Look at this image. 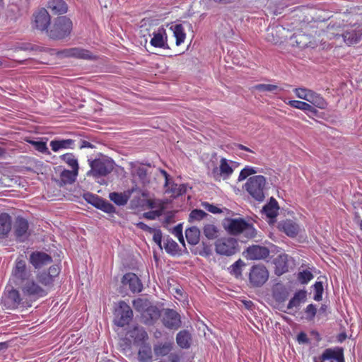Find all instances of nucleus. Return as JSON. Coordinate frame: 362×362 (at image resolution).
Returning <instances> with one entry per match:
<instances>
[{
  "label": "nucleus",
  "mask_w": 362,
  "mask_h": 362,
  "mask_svg": "<svg viewBox=\"0 0 362 362\" xmlns=\"http://www.w3.org/2000/svg\"><path fill=\"white\" fill-rule=\"evenodd\" d=\"M339 26L335 27L334 25L329 23L327 27L328 37L340 38L341 37L347 45L357 44L362 40V24L346 25L341 33H339Z\"/></svg>",
  "instance_id": "1"
},
{
  "label": "nucleus",
  "mask_w": 362,
  "mask_h": 362,
  "mask_svg": "<svg viewBox=\"0 0 362 362\" xmlns=\"http://www.w3.org/2000/svg\"><path fill=\"white\" fill-rule=\"evenodd\" d=\"M223 227L230 234H242L247 239L255 238L257 234L254 226L243 218H226L223 222Z\"/></svg>",
  "instance_id": "2"
},
{
  "label": "nucleus",
  "mask_w": 362,
  "mask_h": 362,
  "mask_svg": "<svg viewBox=\"0 0 362 362\" xmlns=\"http://www.w3.org/2000/svg\"><path fill=\"white\" fill-rule=\"evenodd\" d=\"M266 185V178L263 175H255L247 180L244 188L253 199L262 202L265 198Z\"/></svg>",
  "instance_id": "3"
},
{
  "label": "nucleus",
  "mask_w": 362,
  "mask_h": 362,
  "mask_svg": "<svg viewBox=\"0 0 362 362\" xmlns=\"http://www.w3.org/2000/svg\"><path fill=\"white\" fill-rule=\"evenodd\" d=\"M72 21L66 16L58 17L47 31L48 36L54 40H62L69 36L72 30Z\"/></svg>",
  "instance_id": "4"
},
{
  "label": "nucleus",
  "mask_w": 362,
  "mask_h": 362,
  "mask_svg": "<svg viewBox=\"0 0 362 362\" xmlns=\"http://www.w3.org/2000/svg\"><path fill=\"white\" fill-rule=\"evenodd\" d=\"M18 287L30 304L33 301L46 296L48 293V291L46 288L40 286L38 282L32 278H29L25 281H24Z\"/></svg>",
  "instance_id": "5"
},
{
  "label": "nucleus",
  "mask_w": 362,
  "mask_h": 362,
  "mask_svg": "<svg viewBox=\"0 0 362 362\" xmlns=\"http://www.w3.org/2000/svg\"><path fill=\"white\" fill-rule=\"evenodd\" d=\"M4 305L8 309H16L19 306H31V304L28 303L26 298L24 296V294H21L18 290L13 288L6 289L4 298Z\"/></svg>",
  "instance_id": "6"
},
{
  "label": "nucleus",
  "mask_w": 362,
  "mask_h": 362,
  "mask_svg": "<svg viewBox=\"0 0 362 362\" xmlns=\"http://www.w3.org/2000/svg\"><path fill=\"white\" fill-rule=\"evenodd\" d=\"M114 161L110 159H95L90 162L91 169L87 173V175L105 176L114 169Z\"/></svg>",
  "instance_id": "7"
},
{
  "label": "nucleus",
  "mask_w": 362,
  "mask_h": 362,
  "mask_svg": "<svg viewBox=\"0 0 362 362\" xmlns=\"http://www.w3.org/2000/svg\"><path fill=\"white\" fill-rule=\"evenodd\" d=\"M216 253L231 256L238 250V243L233 238H223L218 239L215 243Z\"/></svg>",
  "instance_id": "8"
},
{
  "label": "nucleus",
  "mask_w": 362,
  "mask_h": 362,
  "mask_svg": "<svg viewBox=\"0 0 362 362\" xmlns=\"http://www.w3.org/2000/svg\"><path fill=\"white\" fill-rule=\"evenodd\" d=\"M233 173V169L229 165L226 158H222L220 160V165H216L208 172V175L215 181L220 182L221 180H228Z\"/></svg>",
  "instance_id": "9"
},
{
  "label": "nucleus",
  "mask_w": 362,
  "mask_h": 362,
  "mask_svg": "<svg viewBox=\"0 0 362 362\" xmlns=\"http://www.w3.org/2000/svg\"><path fill=\"white\" fill-rule=\"evenodd\" d=\"M269 278V272L263 264L252 267L249 275L250 284L255 287L262 286Z\"/></svg>",
  "instance_id": "10"
},
{
  "label": "nucleus",
  "mask_w": 362,
  "mask_h": 362,
  "mask_svg": "<svg viewBox=\"0 0 362 362\" xmlns=\"http://www.w3.org/2000/svg\"><path fill=\"white\" fill-rule=\"evenodd\" d=\"M30 274L27 271L25 260L18 258L16 260L15 266L12 270V280L16 286H19L21 284L28 279Z\"/></svg>",
  "instance_id": "11"
},
{
  "label": "nucleus",
  "mask_w": 362,
  "mask_h": 362,
  "mask_svg": "<svg viewBox=\"0 0 362 362\" xmlns=\"http://www.w3.org/2000/svg\"><path fill=\"white\" fill-rule=\"evenodd\" d=\"M132 317L133 312L130 306L124 301H120L115 324L118 327H123L129 324Z\"/></svg>",
  "instance_id": "12"
},
{
  "label": "nucleus",
  "mask_w": 362,
  "mask_h": 362,
  "mask_svg": "<svg viewBox=\"0 0 362 362\" xmlns=\"http://www.w3.org/2000/svg\"><path fill=\"white\" fill-rule=\"evenodd\" d=\"M51 17L48 11L42 8L33 14V27L40 31H49Z\"/></svg>",
  "instance_id": "13"
},
{
  "label": "nucleus",
  "mask_w": 362,
  "mask_h": 362,
  "mask_svg": "<svg viewBox=\"0 0 362 362\" xmlns=\"http://www.w3.org/2000/svg\"><path fill=\"white\" fill-rule=\"evenodd\" d=\"M163 325L170 329H177L181 327L180 315L173 309H165L162 315Z\"/></svg>",
  "instance_id": "14"
},
{
  "label": "nucleus",
  "mask_w": 362,
  "mask_h": 362,
  "mask_svg": "<svg viewBox=\"0 0 362 362\" xmlns=\"http://www.w3.org/2000/svg\"><path fill=\"white\" fill-rule=\"evenodd\" d=\"M28 228L29 224L25 218L22 217L16 218L13 226V233L17 241L22 243L28 239L30 235Z\"/></svg>",
  "instance_id": "15"
},
{
  "label": "nucleus",
  "mask_w": 362,
  "mask_h": 362,
  "mask_svg": "<svg viewBox=\"0 0 362 362\" xmlns=\"http://www.w3.org/2000/svg\"><path fill=\"white\" fill-rule=\"evenodd\" d=\"M29 262L35 268L40 269L52 262V258L44 252H33L29 257Z\"/></svg>",
  "instance_id": "16"
},
{
  "label": "nucleus",
  "mask_w": 362,
  "mask_h": 362,
  "mask_svg": "<svg viewBox=\"0 0 362 362\" xmlns=\"http://www.w3.org/2000/svg\"><path fill=\"white\" fill-rule=\"evenodd\" d=\"M122 284L128 286L132 293H140L143 289V284L139 278L134 273H127L122 278Z\"/></svg>",
  "instance_id": "17"
},
{
  "label": "nucleus",
  "mask_w": 362,
  "mask_h": 362,
  "mask_svg": "<svg viewBox=\"0 0 362 362\" xmlns=\"http://www.w3.org/2000/svg\"><path fill=\"white\" fill-rule=\"evenodd\" d=\"M245 252V257L252 260L264 259L269 255V250L267 247L255 245L248 247Z\"/></svg>",
  "instance_id": "18"
},
{
  "label": "nucleus",
  "mask_w": 362,
  "mask_h": 362,
  "mask_svg": "<svg viewBox=\"0 0 362 362\" xmlns=\"http://www.w3.org/2000/svg\"><path fill=\"white\" fill-rule=\"evenodd\" d=\"M319 360L320 362H344L343 350L339 348L326 349Z\"/></svg>",
  "instance_id": "19"
},
{
  "label": "nucleus",
  "mask_w": 362,
  "mask_h": 362,
  "mask_svg": "<svg viewBox=\"0 0 362 362\" xmlns=\"http://www.w3.org/2000/svg\"><path fill=\"white\" fill-rule=\"evenodd\" d=\"M58 170L59 171V177L56 180V182L60 187L74 183L78 174V171L61 169L60 166L58 167Z\"/></svg>",
  "instance_id": "20"
},
{
  "label": "nucleus",
  "mask_w": 362,
  "mask_h": 362,
  "mask_svg": "<svg viewBox=\"0 0 362 362\" xmlns=\"http://www.w3.org/2000/svg\"><path fill=\"white\" fill-rule=\"evenodd\" d=\"M63 53L66 57H74L76 59H94L95 57L92 54V53L85 49L81 47H73L64 50Z\"/></svg>",
  "instance_id": "21"
},
{
  "label": "nucleus",
  "mask_w": 362,
  "mask_h": 362,
  "mask_svg": "<svg viewBox=\"0 0 362 362\" xmlns=\"http://www.w3.org/2000/svg\"><path fill=\"white\" fill-rule=\"evenodd\" d=\"M288 259L289 256L286 254L279 255L274 259V272L277 276H281L288 271Z\"/></svg>",
  "instance_id": "22"
},
{
  "label": "nucleus",
  "mask_w": 362,
  "mask_h": 362,
  "mask_svg": "<svg viewBox=\"0 0 362 362\" xmlns=\"http://www.w3.org/2000/svg\"><path fill=\"white\" fill-rule=\"evenodd\" d=\"M173 348L174 342L173 341L158 342L153 346V353L156 357L163 358L170 354Z\"/></svg>",
  "instance_id": "23"
},
{
  "label": "nucleus",
  "mask_w": 362,
  "mask_h": 362,
  "mask_svg": "<svg viewBox=\"0 0 362 362\" xmlns=\"http://www.w3.org/2000/svg\"><path fill=\"white\" fill-rule=\"evenodd\" d=\"M134 190V188H132L120 193L111 192L109 194V198L117 206H124L127 203Z\"/></svg>",
  "instance_id": "24"
},
{
  "label": "nucleus",
  "mask_w": 362,
  "mask_h": 362,
  "mask_svg": "<svg viewBox=\"0 0 362 362\" xmlns=\"http://www.w3.org/2000/svg\"><path fill=\"white\" fill-rule=\"evenodd\" d=\"M47 7L54 15L66 13L68 10V6L64 0H49Z\"/></svg>",
  "instance_id": "25"
},
{
  "label": "nucleus",
  "mask_w": 362,
  "mask_h": 362,
  "mask_svg": "<svg viewBox=\"0 0 362 362\" xmlns=\"http://www.w3.org/2000/svg\"><path fill=\"white\" fill-rule=\"evenodd\" d=\"M11 216L7 213L0 214V238L8 236L11 230Z\"/></svg>",
  "instance_id": "26"
},
{
  "label": "nucleus",
  "mask_w": 362,
  "mask_h": 362,
  "mask_svg": "<svg viewBox=\"0 0 362 362\" xmlns=\"http://www.w3.org/2000/svg\"><path fill=\"white\" fill-rule=\"evenodd\" d=\"M130 337L134 339L135 344H142L148 339V334L144 327L135 326L128 332Z\"/></svg>",
  "instance_id": "27"
},
{
  "label": "nucleus",
  "mask_w": 362,
  "mask_h": 362,
  "mask_svg": "<svg viewBox=\"0 0 362 362\" xmlns=\"http://www.w3.org/2000/svg\"><path fill=\"white\" fill-rule=\"evenodd\" d=\"M176 343L181 349H189L192 343V335L189 331H180L176 335Z\"/></svg>",
  "instance_id": "28"
},
{
  "label": "nucleus",
  "mask_w": 362,
  "mask_h": 362,
  "mask_svg": "<svg viewBox=\"0 0 362 362\" xmlns=\"http://www.w3.org/2000/svg\"><path fill=\"white\" fill-rule=\"evenodd\" d=\"M165 34V31L163 28L159 29L158 32H154L150 41L151 45L155 47H167V37H164Z\"/></svg>",
  "instance_id": "29"
},
{
  "label": "nucleus",
  "mask_w": 362,
  "mask_h": 362,
  "mask_svg": "<svg viewBox=\"0 0 362 362\" xmlns=\"http://www.w3.org/2000/svg\"><path fill=\"white\" fill-rule=\"evenodd\" d=\"M142 316L145 319L146 324H152L161 316V313L156 306L150 304L148 309L142 314Z\"/></svg>",
  "instance_id": "30"
},
{
  "label": "nucleus",
  "mask_w": 362,
  "mask_h": 362,
  "mask_svg": "<svg viewBox=\"0 0 362 362\" xmlns=\"http://www.w3.org/2000/svg\"><path fill=\"white\" fill-rule=\"evenodd\" d=\"M307 292L305 290H299L295 293L293 297L289 300L287 309L290 310L293 308H298L302 303L306 301Z\"/></svg>",
  "instance_id": "31"
},
{
  "label": "nucleus",
  "mask_w": 362,
  "mask_h": 362,
  "mask_svg": "<svg viewBox=\"0 0 362 362\" xmlns=\"http://www.w3.org/2000/svg\"><path fill=\"white\" fill-rule=\"evenodd\" d=\"M74 144V140L71 139L52 140L50 141V146L52 150L54 152H57L60 149L73 148Z\"/></svg>",
  "instance_id": "32"
},
{
  "label": "nucleus",
  "mask_w": 362,
  "mask_h": 362,
  "mask_svg": "<svg viewBox=\"0 0 362 362\" xmlns=\"http://www.w3.org/2000/svg\"><path fill=\"white\" fill-rule=\"evenodd\" d=\"M138 360L140 362L153 361L152 349L148 344H144L140 347L138 351Z\"/></svg>",
  "instance_id": "33"
},
{
  "label": "nucleus",
  "mask_w": 362,
  "mask_h": 362,
  "mask_svg": "<svg viewBox=\"0 0 362 362\" xmlns=\"http://www.w3.org/2000/svg\"><path fill=\"white\" fill-rule=\"evenodd\" d=\"M279 209L278 202L274 198H271L269 202L263 207V211L269 218H274L278 215Z\"/></svg>",
  "instance_id": "34"
},
{
  "label": "nucleus",
  "mask_w": 362,
  "mask_h": 362,
  "mask_svg": "<svg viewBox=\"0 0 362 362\" xmlns=\"http://www.w3.org/2000/svg\"><path fill=\"white\" fill-rule=\"evenodd\" d=\"M283 231L290 237H295L299 232L298 225L291 220H286L281 224Z\"/></svg>",
  "instance_id": "35"
},
{
  "label": "nucleus",
  "mask_w": 362,
  "mask_h": 362,
  "mask_svg": "<svg viewBox=\"0 0 362 362\" xmlns=\"http://www.w3.org/2000/svg\"><path fill=\"white\" fill-rule=\"evenodd\" d=\"M185 237L190 245H195L199 241L200 230L195 226L187 228L185 230Z\"/></svg>",
  "instance_id": "36"
},
{
  "label": "nucleus",
  "mask_w": 362,
  "mask_h": 362,
  "mask_svg": "<svg viewBox=\"0 0 362 362\" xmlns=\"http://www.w3.org/2000/svg\"><path fill=\"white\" fill-rule=\"evenodd\" d=\"M36 277L37 282L44 286L47 291L52 287L54 279L47 272H39Z\"/></svg>",
  "instance_id": "37"
},
{
  "label": "nucleus",
  "mask_w": 362,
  "mask_h": 362,
  "mask_svg": "<svg viewBox=\"0 0 362 362\" xmlns=\"http://www.w3.org/2000/svg\"><path fill=\"white\" fill-rule=\"evenodd\" d=\"M173 32L174 37L176 39V45L179 46L182 42H184L186 34L185 33V29L181 24H177L170 28Z\"/></svg>",
  "instance_id": "38"
},
{
  "label": "nucleus",
  "mask_w": 362,
  "mask_h": 362,
  "mask_svg": "<svg viewBox=\"0 0 362 362\" xmlns=\"http://www.w3.org/2000/svg\"><path fill=\"white\" fill-rule=\"evenodd\" d=\"M60 158L66 163L73 170L78 171L79 170L78 160L71 153H66L60 156Z\"/></svg>",
  "instance_id": "39"
},
{
  "label": "nucleus",
  "mask_w": 362,
  "mask_h": 362,
  "mask_svg": "<svg viewBox=\"0 0 362 362\" xmlns=\"http://www.w3.org/2000/svg\"><path fill=\"white\" fill-rule=\"evenodd\" d=\"M288 105L292 107L307 111L311 113L315 114L317 112V110L312 105L305 102L300 100H289L288 102Z\"/></svg>",
  "instance_id": "40"
},
{
  "label": "nucleus",
  "mask_w": 362,
  "mask_h": 362,
  "mask_svg": "<svg viewBox=\"0 0 362 362\" xmlns=\"http://www.w3.org/2000/svg\"><path fill=\"white\" fill-rule=\"evenodd\" d=\"M308 101L320 109H325L327 105L325 100L320 95L313 90Z\"/></svg>",
  "instance_id": "41"
},
{
  "label": "nucleus",
  "mask_w": 362,
  "mask_h": 362,
  "mask_svg": "<svg viewBox=\"0 0 362 362\" xmlns=\"http://www.w3.org/2000/svg\"><path fill=\"white\" fill-rule=\"evenodd\" d=\"M164 248L167 253L175 255L178 253L179 245L172 238L167 237L164 239Z\"/></svg>",
  "instance_id": "42"
},
{
  "label": "nucleus",
  "mask_w": 362,
  "mask_h": 362,
  "mask_svg": "<svg viewBox=\"0 0 362 362\" xmlns=\"http://www.w3.org/2000/svg\"><path fill=\"white\" fill-rule=\"evenodd\" d=\"M204 235L209 240H214L219 235V230L214 224H206L203 228Z\"/></svg>",
  "instance_id": "43"
},
{
  "label": "nucleus",
  "mask_w": 362,
  "mask_h": 362,
  "mask_svg": "<svg viewBox=\"0 0 362 362\" xmlns=\"http://www.w3.org/2000/svg\"><path fill=\"white\" fill-rule=\"evenodd\" d=\"M150 302L147 299L136 298L133 300L132 305L135 310L140 313L141 315L148 309Z\"/></svg>",
  "instance_id": "44"
},
{
  "label": "nucleus",
  "mask_w": 362,
  "mask_h": 362,
  "mask_svg": "<svg viewBox=\"0 0 362 362\" xmlns=\"http://www.w3.org/2000/svg\"><path fill=\"white\" fill-rule=\"evenodd\" d=\"M254 88L260 92H271L274 93H277L282 90L279 86L273 84H257L254 86Z\"/></svg>",
  "instance_id": "45"
},
{
  "label": "nucleus",
  "mask_w": 362,
  "mask_h": 362,
  "mask_svg": "<svg viewBox=\"0 0 362 362\" xmlns=\"http://www.w3.org/2000/svg\"><path fill=\"white\" fill-rule=\"evenodd\" d=\"M244 265V262L239 259L228 268L230 274L235 276L236 278L241 276L242 267Z\"/></svg>",
  "instance_id": "46"
},
{
  "label": "nucleus",
  "mask_w": 362,
  "mask_h": 362,
  "mask_svg": "<svg viewBox=\"0 0 362 362\" xmlns=\"http://www.w3.org/2000/svg\"><path fill=\"white\" fill-rule=\"evenodd\" d=\"M257 173L256 168L251 166H245L240 173L238 181L241 182L245 180L248 176L252 175Z\"/></svg>",
  "instance_id": "47"
},
{
  "label": "nucleus",
  "mask_w": 362,
  "mask_h": 362,
  "mask_svg": "<svg viewBox=\"0 0 362 362\" xmlns=\"http://www.w3.org/2000/svg\"><path fill=\"white\" fill-rule=\"evenodd\" d=\"M313 277V274L308 270L300 272L297 276V279L301 284H307Z\"/></svg>",
  "instance_id": "48"
},
{
  "label": "nucleus",
  "mask_w": 362,
  "mask_h": 362,
  "mask_svg": "<svg viewBox=\"0 0 362 362\" xmlns=\"http://www.w3.org/2000/svg\"><path fill=\"white\" fill-rule=\"evenodd\" d=\"M207 216L209 214L204 211L196 209L190 212L189 219V221H201Z\"/></svg>",
  "instance_id": "49"
},
{
  "label": "nucleus",
  "mask_w": 362,
  "mask_h": 362,
  "mask_svg": "<svg viewBox=\"0 0 362 362\" xmlns=\"http://www.w3.org/2000/svg\"><path fill=\"white\" fill-rule=\"evenodd\" d=\"M98 209L107 214H113L115 212V207L106 200L101 199Z\"/></svg>",
  "instance_id": "50"
},
{
  "label": "nucleus",
  "mask_w": 362,
  "mask_h": 362,
  "mask_svg": "<svg viewBox=\"0 0 362 362\" xmlns=\"http://www.w3.org/2000/svg\"><path fill=\"white\" fill-rule=\"evenodd\" d=\"M83 197H84L85 200L87 202L90 203V204H92L93 206H94L97 209H98V206L100 204V201L102 199L98 196L93 194L89 193V192L85 193L83 194Z\"/></svg>",
  "instance_id": "51"
},
{
  "label": "nucleus",
  "mask_w": 362,
  "mask_h": 362,
  "mask_svg": "<svg viewBox=\"0 0 362 362\" xmlns=\"http://www.w3.org/2000/svg\"><path fill=\"white\" fill-rule=\"evenodd\" d=\"M313 288L315 290L314 300L316 301H320L322 299V293H323V286L321 281H317L313 285Z\"/></svg>",
  "instance_id": "52"
},
{
  "label": "nucleus",
  "mask_w": 362,
  "mask_h": 362,
  "mask_svg": "<svg viewBox=\"0 0 362 362\" xmlns=\"http://www.w3.org/2000/svg\"><path fill=\"white\" fill-rule=\"evenodd\" d=\"M312 90L307 88H298L294 90L296 95L303 100L308 101Z\"/></svg>",
  "instance_id": "53"
},
{
  "label": "nucleus",
  "mask_w": 362,
  "mask_h": 362,
  "mask_svg": "<svg viewBox=\"0 0 362 362\" xmlns=\"http://www.w3.org/2000/svg\"><path fill=\"white\" fill-rule=\"evenodd\" d=\"M31 144L35 148L42 153H49L47 144L44 141H32Z\"/></svg>",
  "instance_id": "54"
},
{
  "label": "nucleus",
  "mask_w": 362,
  "mask_h": 362,
  "mask_svg": "<svg viewBox=\"0 0 362 362\" xmlns=\"http://www.w3.org/2000/svg\"><path fill=\"white\" fill-rule=\"evenodd\" d=\"M202 206L204 207L205 210L214 214H221L222 212V210L221 209L206 202H202Z\"/></svg>",
  "instance_id": "55"
},
{
  "label": "nucleus",
  "mask_w": 362,
  "mask_h": 362,
  "mask_svg": "<svg viewBox=\"0 0 362 362\" xmlns=\"http://www.w3.org/2000/svg\"><path fill=\"white\" fill-rule=\"evenodd\" d=\"M305 313L307 315L306 318L309 320H312L314 319L315 315H316V313H317V308H316V306L313 304H309L305 310Z\"/></svg>",
  "instance_id": "56"
},
{
  "label": "nucleus",
  "mask_w": 362,
  "mask_h": 362,
  "mask_svg": "<svg viewBox=\"0 0 362 362\" xmlns=\"http://www.w3.org/2000/svg\"><path fill=\"white\" fill-rule=\"evenodd\" d=\"M170 190L177 196L182 195L186 192L187 187L185 185H173Z\"/></svg>",
  "instance_id": "57"
},
{
  "label": "nucleus",
  "mask_w": 362,
  "mask_h": 362,
  "mask_svg": "<svg viewBox=\"0 0 362 362\" xmlns=\"http://www.w3.org/2000/svg\"><path fill=\"white\" fill-rule=\"evenodd\" d=\"M173 233L178 238L180 243L185 245V240L182 235V227L181 224L176 226L173 228Z\"/></svg>",
  "instance_id": "58"
},
{
  "label": "nucleus",
  "mask_w": 362,
  "mask_h": 362,
  "mask_svg": "<svg viewBox=\"0 0 362 362\" xmlns=\"http://www.w3.org/2000/svg\"><path fill=\"white\" fill-rule=\"evenodd\" d=\"M153 240L158 245L160 248H162V233L161 230L158 229H153Z\"/></svg>",
  "instance_id": "59"
},
{
  "label": "nucleus",
  "mask_w": 362,
  "mask_h": 362,
  "mask_svg": "<svg viewBox=\"0 0 362 362\" xmlns=\"http://www.w3.org/2000/svg\"><path fill=\"white\" fill-rule=\"evenodd\" d=\"M212 254L213 252L211 246L203 243L202 248L199 251V255L202 257H209Z\"/></svg>",
  "instance_id": "60"
},
{
  "label": "nucleus",
  "mask_w": 362,
  "mask_h": 362,
  "mask_svg": "<svg viewBox=\"0 0 362 362\" xmlns=\"http://www.w3.org/2000/svg\"><path fill=\"white\" fill-rule=\"evenodd\" d=\"M168 362H180L181 361L182 355L180 352L170 351L168 356Z\"/></svg>",
  "instance_id": "61"
},
{
  "label": "nucleus",
  "mask_w": 362,
  "mask_h": 362,
  "mask_svg": "<svg viewBox=\"0 0 362 362\" xmlns=\"http://www.w3.org/2000/svg\"><path fill=\"white\" fill-rule=\"evenodd\" d=\"M135 173L140 178V180H141L143 181L146 180V175H147V171L145 168L141 167V166L138 167L136 169Z\"/></svg>",
  "instance_id": "62"
},
{
  "label": "nucleus",
  "mask_w": 362,
  "mask_h": 362,
  "mask_svg": "<svg viewBox=\"0 0 362 362\" xmlns=\"http://www.w3.org/2000/svg\"><path fill=\"white\" fill-rule=\"evenodd\" d=\"M47 273L54 279V278L59 274V268L57 265L51 266Z\"/></svg>",
  "instance_id": "63"
},
{
  "label": "nucleus",
  "mask_w": 362,
  "mask_h": 362,
  "mask_svg": "<svg viewBox=\"0 0 362 362\" xmlns=\"http://www.w3.org/2000/svg\"><path fill=\"white\" fill-rule=\"evenodd\" d=\"M297 340L300 344H308L309 342L307 334L304 332H300L298 334Z\"/></svg>",
  "instance_id": "64"
}]
</instances>
